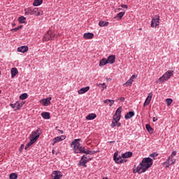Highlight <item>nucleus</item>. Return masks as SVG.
I'll list each match as a JSON object with an SVG mask.
<instances>
[{
    "label": "nucleus",
    "mask_w": 179,
    "mask_h": 179,
    "mask_svg": "<svg viewBox=\"0 0 179 179\" xmlns=\"http://www.w3.org/2000/svg\"><path fill=\"white\" fill-rule=\"evenodd\" d=\"M121 113H122V107L120 106L115 111V115H120L121 116Z\"/></svg>",
    "instance_id": "nucleus-30"
},
{
    "label": "nucleus",
    "mask_w": 179,
    "mask_h": 179,
    "mask_svg": "<svg viewBox=\"0 0 179 179\" xmlns=\"http://www.w3.org/2000/svg\"><path fill=\"white\" fill-rule=\"evenodd\" d=\"M166 103L167 106H171V103H173V99L168 98L166 99Z\"/></svg>",
    "instance_id": "nucleus-38"
},
{
    "label": "nucleus",
    "mask_w": 179,
    "mask_h": 179,
    "mask_svg": "<svg viewBox=\"0 0 179 179\" xmlns=\"http://www.w3.org/2000/svg\"><path fill=\"white\" fill-rule=\"evenodd\" d=\"M15 26H16V24L15 23H13L12 24V27H15Z\"/></svg>",
    "instance_id": "nucleus-53"
},
{
    "label": "nucleus",
    "mask_w": 179,
    "mask_h": 179,
    "mask_svg": "<svg viewBox=\"0 0 179 179\" xmlns=\"http://www.w3.org/2000/svg\"><path fill=\"white\" fill-rule=\"evenodd\" d=\"M115 101H114V100L109 99V103H110L109 106L113 107V104H114Z\"/></svg>",
    "instance_id": "nucleus-42"
},
{
    "label": "nucleus",
    "mask_w": 179,
    "mask_h": 179,
    "mask_svg": "<svg viewBox=\"0 0 179 179\" xmlns=\"http://www.w3.org/2000/svg\"><path fill=\"white\" fill-rule=\"evenodd\" d=\"M24 147V145L22 144L20 148L21 149H23Z\"/></svg>",
    "instance_id": "nucleus-54"
},
{
    "label": "nucleus",
    "mask_w": 179,
    "mask_h": 179,
    "mask_svg": "<svg viewBox=\"0 0 179 179\" xmlns=\"http://www.w3.org/2000/svg\"><path fill=\"white\" fill-rule=\"evenodd\" d=\"M108 64H114L115 62V55H110L108 59H106Z\"/></svg>",
    "instance_id": "nucleus-19"
},
{
    "label": "nucleus",
    "mask_w": 179,
    "mask_h": 179,
    "mask_svg": "<svg viewBox=\"0 0 179 179\" xmlns=\"http://www.w3.org/2000/svg\"><path fill=\"white\" fill-rule=\"evenodd\" d=\"M108 79V80H111V78H107Z\"/></svg>",
    "instance_id": "nucleus-55"
},
{
    "label": "nucleus",
    "mask_w": 179,
    "mask_h": 179,
    "mask_svg": "<svg viewBox=\"0 0 179 179\" xmlns=\"http://www.w3.org/2000/svg\"><path fill=\"white\" fill-rule=\"evenodd\" d=\"M119 10H121V8H119Z\"/></svg>",
    "instance_id": "nucleus-58"
},
{
    "label": "nucleus",
    "mask_w": 179,
    "mask_h": 179,
    "mask_svg": "<svg viewBox=\"0 0 179 179\" xmlns=\"http://www.w3.org/2000/svg\"><path fill=\"white\" fill-rule=\"evenodd\" d=\"M113 120H115V122L120 121L121 120V116L120 115H113Z\"/></svg>",
    "instance_id": "nucleus-34"
},
{
    "label": "nucleus",
    "mask_w": 179,
    "mask_h": 179,
    "mask_svg": "<svg viewBox=\"0 0 179 179\" xmlns=\"http://www.w3.org/2000/svg\"><path fill=\"white\" fill-rule=\"evenodd\" d=\"M120 101H121L122 103H124V101H125V98L124 97H120Z\"/></svg>",
    "instance_id": "nucleus-47"
},
{
    "label": "nucleus",
    "mask_w": 179,
    "mask_h": 179,
    "mask_svg": "<svg viewBox=\"0 0 179 179\" xmlns=\"http://www.w3.org/2000/svg\"><path fill=\"white\" fill-rule=\"evenodd\" d=\"M157 117H152V121H153V122H156V121H157Z\"/></svg>",
    "instance_id": "nucleus-50"
},
{
    "label": "nucleus",
    "mask_w": 179,
    "mask_h": 179,
    "mask_svg": "<svg viewBox=\"0 0 179 179\" xmlns=\"http://www.w3.org/2000/svg\"><path fill=\"white\" fill-rule=\"evenodd\" d=\"M29 139H30V141L27 143V144L25 146V150H27V149H29V148H30V146H31V145H33V143L36 142L34 139H31V138H29Z\"/></svg>",
    "instance_id": "nucleus-25"
},
{
    "label": "nucleus",
    "mask_w": 179,
    "mask_h": 179,
    "mask_svg": "<svg viewBox=\"0 0 179 179\" xmlns=\"http://www.w3.org/2000/svg\"><path fill=\"white\" fill-rule=\"evenodd\" d=\"M24 15H36V16H40L42 15V11L38 8L29 7L24 9Z\"/></svg>",
    "instance_id": "nucleus-3"
},
{
    "label": "nucleus",
    "mask_w": 179,
    "mask_h": 179,
    "mask_svg": "<svg viewBox=\"0 0 179 179\" xmlns=\"http://www.w3.org/2000/svg\"><path fill=\"white\" fill-rule=\"evenodd\" d=\"M173 72L174 71H166V73H164L162 77H160L158 79L157 83H158V82H162L163 83L164 82L169 80L170 79V78H171V76H173Z\"/></svg>",
    "instance_id": "nucleus-4"
},
{
    "label": "nucleus",
    "mask_w": 179,
    "mask_h": 179,
    "mask_svg": "<svg viewBox=\"0 0 179 179\" xmlns=\"http://www.w3.org/2000/svg\"><path fill=\"white\" fill-rule=\"evenodd\" d=\"M23 104L20 103V102H16L14 104H10V107L13 108L15 111L17 110H19L20 108H22Z\"/></svg>",
    "instance_id": "nucleus-13"
},
{
    "label": "nucleus",
    "mask_w": 179,
    "mask_h": 179,
    "mask_svg": "<svg viewBox=\"0 0 179 179\" xmlns=\"http://www.w3.org/2000/svg\"><path fill=\"white\" fill-rule=\"evenodd\" d=\"M116 126H117L118 127H121V123L117 122H116Z\"/></svg>",
    "instance_id": "nucleus-51"
},
{
    "label": "nucleus",
    "mask_w": 179,
    "mask_h": 179,
    "mask_svg": "<svg viewBox=\"0 0 179 179\" xmlns=\"http://www.w3.org/2000/svg\"><path fill=\"white\" fill-rule=\"evenodd\" d=\"M52 99V98H51L50 96L46 98V99H43L40 101V103H41V104L43 106H44V107H47L48 106H50V104H51V100Z\"/></svg>",
    "instance_id": "nucleus-9"
},
{
    "label": "nucleus",
    "mask_w": 179,
    "mask_h": 179,
    "mask_svg": "<svg viewBox=\"0 0 179 179\" xmlns=\"http://www.w3.org/2000/svg\"><path fill=\"white\" fill-rule=\"evenodd\" d=\"M153 164V159L150 157H145L143 159L142 162L136 168V171H134V173H138L142 174L145 173L148 169H150Z\"/></svg>",
    "instance_id": "nucleus-1"
},
{
    "label": "nucleus",
    "mask_w": 179,
    "mask_h": 179,
    "mask_svg": "<svg viewBox=\"0 0 179 179\" xmlns=\"http://www.w3.org/2000/svg\"><path fill=\"white\" fill-rule=\"evenodd\" d=\"M111 128H114L115 127H117V122H115V121H113L111 124H110Z\"/></svg>",
    "instance_id": "nucleus-41"
},
{
    "label": "nucleus",
    "mask_w": 179,
    "mask_h": 179,
    "mask_svg": "<svg viewBox=\"0 0 179 179\" xmlns=\"http://www.w3.org/2000/svg\"><path fill=\"white\" fill-rule=\"evenodd\" d=\"M132 82H134L133 80L130 78L124 84V86H132Z\"/></svg>",
    "instance_id": "nucleus-32"
},
{
    "label": "nucleus",
    "mask_w": 179,
    "mask_h": 179,
    "mask_svg": "<svg viewBox=\"0 0 179 179\" xmlns=\"http://www.w3.org/2000/svg\"><path fill=\"white\" fill-rule=\"evenodd\" d=\"M99 25L100 26V27H104L108 25V22L100 21L99 22Z\"/></svg>",
    "instance_id": "nucleus-28"
},
{
    "label": "nucleus",
    "mask_w": 179,
    "mask_h": 179,
    "mask_svg": "<svg viewBox=\"0 0 179 179\" xmlns=\"http://www.w3.org/2000/svg\"><path fill=\"white\" fill-rule=\"evenodd\" d=\"M41 117L43 118V120H50L51 117L50 116V113L48 112H43L41 113Z\"/></svg>",
    "instance_id": "nucleus-20"
},
{
    "label": "nucleus",
    "mask_w": 179,
    "mask_h": 179,
    "mask_svg": "<svg viewBox=\"0 0 179 179\" xmlns=\"http://www.w3.org/2000/svg\"><path fill=\"white\" fill-rule=\"evenodd\" d=\"M27 97H28L27 93L22 94L20 96V100H26V99H27Z\"/></svg>",
    "instance_id": "nucleus-35"
},
{
    "label": "nucleus",
    "mask_w": 179,
    "mask_h": 179,
    "mask_svg": "<svg viewBox=\"0 0 179 179\" xmlns=\"http://www.w3.org/2000/svg\"><path fill=\"white\" fill-rule=\"evenodd\" d=\"M101 86H103L102 87H103V90H104V89H106L107 88V86H106V83H102V84H101Z\"/></svg>",
    "instance_id": "nucleus-45"
},
{
    "label": "nucleus",
    "mask_w": 179,
    "mask_h": 179,
    "mask_svg": "<svg viewBox=\"0 0 179 179\" xmlns=\"http://www.w3.org/2000/svg\"><path fill=\"white\" fill-rule=\"evenodd\" d=\"M59 131V132L60 133V134H64V131H62V130H58Z\"/></svg>",
    "instance_id": "nucleus-52"
},
{
    "label": "nucleus",
    "mask_w": 179,
    "mask_h": 179,
    "mask_svg": "<svg viewBox=\"0 0 179 179\" xmlns=\"http://www.w3.org/2000/svg\"><path fill=\"white\" fill-rule=\"evenodd\" d=\"M160 23V17H157L156 18H152L151 22V27H157Z\"/></svg>",
    "instance_id": "nucleus-10"
},
{
    "label": "nucleus",
    "mask_w": 179,
    "mask_h": 179,
    "mask_svg": "<svg viewBox=\"0 0 179 179\" xmlns=\"http://www.w3.org/2000/svg\"><path fill=\"white\" fill-rule=\"evenodd\" d=\"M171 161V164H174V163H176V159H173V158L170 160Z\"/></svg>",
    "instance_id": "nucleus-46"
},
{
    "label": "nucleus",
    "mask_w": 179,
    "mask_h": 179,
    "mask_svg": "<svg viewBox=\"0 0 179 179\" xmlns=\"http://www.w3.org/2000/svg\"><path fill=\"white\" fill-rule=\"evenodd\" d=\"M19 23H26V17L21 16L18 18Z\"/></svg>",
    "instance_id": "nucleus-33"
},
{
    "label": "nucleus",
    "mask_w": 179,
    "mask_h": 179,
    "mask_svg": "<svg viewBox=\"0 0 179 179\" xmlns=\"http://www.w3.org/2000/svg\"><path fill=\"white\" fill-rule=\"evenodd\" d=\"M19 71H17V69L16 68H13L11 69V78H15V75H17Z\"/></svg>",
    "instance_id": "nucleus-26"
},
{
    "label": "nucleus",
    "mask_w": 179,
    "mask_h": 179,
    "mask_svg": "<svg viewBox=\"0 0 179 179\" xmlns=\"http://www.w3.org/2000/svg\"><path fill=\"white\" fill-rule=\"evenodd\" d=\"M103 179H108V178H103Z\"/></svg>",
    "instance_id": "nucleus-56"
},
{
    "label": "nucleus",
    "mask_w": 179,
    "mask_h": 179,
    "mask_svg": "<svg viewBox=\"0 0 179 179\" xmlns=\"http://www.w3.org/2000/svg\"><path fill=\"white\" fill-rule=\"evenodd\" d=\"M43 3V0H34L33 6H40Z\"/></svg>",
    "instance_id": "nucleus-27"
},
{
    "label": "nucleus",
    "mask_w": 179,
    "mask_h": 179,
    "mask_svg": "<svg viewBox=\"0 0 179 179\" xmlns=\"http://www.w3.org/2000/svg\"><path fill=\"white\" fill-rule=\"evenodd\" d=\"M83 37L85 40H91V38L94 37V34L93 33H85L84 34Z\"/></svg>",
    "instance_id": "nucleus-17"
},
{
    "label": "nucleus",
    "mask_w": 179,
    "mask_h": 179,
    "mask_svg": "<svg viewBox=\"0 0 179 179\" xmlns=\"http://www.w3.org/2000/svg\"><path fill=\"white\" fill-rule=\"evenodd\" d=\"M22 26L20 25V27H17L10 29V31H12V33H15V31H17L20 30V29H22Z\"/></svg>",
    "instance_id": "nucleus-37"
},
{
    "label": "nucleus",
    "mask_w": 179,
    "mask_h": 179,
    "mask_svg": "<svg viewBox=\"0 0 179 179\" xmlns=\"http://www.w3.org/2000/svg\"><path fill=\"white\" fill-rule=\"evenodd\" d=\"M125 15V13L124 12H120L119 13L116 17H114L116 20H121L122 19V17Z\"/></svg>",
    "instance_id": "nucleus-22"
},
{
    "label": "nucleus",
    "mask_w": 179,
    "mask_h": 179,
    "mask_svg": "<svg viewBox=\"0 0 179 179\" xmlns=\"http://www.w3.org/2000/svg\"><path fill=\"white\" fill-rule=\"evenodd\" d=\"M121 8H123L124 9H128V6H127L125 4H122V5H121Z\"/></svg>",
    "instance_id": "nucleus-44"
},
{
    "label": "nucleus",
    "mask_w": 179,
    "mask_h": 179,
    "mask_svg": "<svg viewBox=\"0 0 179 179\" xmlns=\"http://www.w3.org/2000/svg\"><path fill=\"white\" fill-rule=\"evenodd\" d=\"M145 128L147 129V131H148V132L150 134L152 132H153V129L152 128V127L150 126V124H147L145 125Z\"/></svg>",
    "instance_id": "nucleus-31"
},
{
    "label": "nucleus",
    "mask_w": 179,
    "mask_h": 179,
    "mask_svg": "<svg viewBox=\"0 0 179 179\" xmlns=\"http://www.w3.org/2000/svg\"><path fill=\"white\" fill-rule=\"evenodd\" d=\"M64 139H65V136L64 135H62L61 136H57L52 139V142H53L52 145H55V143H58V142H61Z\"/></svg>",
    "instance_id": "nucleus-11"
},
{
    "label": "nucleus",
    "mask_w": 179,
    "mask_h": 179,
    "mask_svg": "<svg viewBox=\"0 0 179 179\" xmlns=\"http://www.w3.org/2000/svg\"><path fill=\"white\" fill-rule=\"evenodd\" d=\"M89 90H90V87H85L79 90L78 93V94H85V93H87V92H89Z\"/></svg>",
    "instance_id": "nucleus-15"
},
{
    "label": "nucleus",
    "mask_w": 179,
    "mask_h": 179,
    "mask_svg": "<svg viewBox=\"0 0 179 179\" xmlns=\"http://www.w3.org/2000/svg\"><path fill=\"white\" fill-rule=\"evenodd\" d=\"M80 138L73 140L71 143V148L74 151V153H85V155H93V151L85 150L84 147L80 146Z\"/></svg>",
    "instance_id": "nucleus-2"
},
{
    "label": "nucleus",
    "mask_w": 179,
    "mask_h": 179,
    "mask_svg": "<svg viewBox=\"0 0 179 179\" xmlns=\"http://www.w3.org/2000/svg\"><path fill=\"white\" fill-rule=\"evenodd\" d=\"M87 162H89V159H87V157H85V155H83L81 157V159L80 161V163H87Z\"/></svg>",
    "instance_id": "nucleus-29"
},
{
    "label": "nucleus",
    "mask_w": 179,
    "mask_h": 179,
    "mask_svg": "<svg viewBox=\"0 0 179 179\" xmlns=\"http://www.w3.org/2000/svg\"><path fill=\"white\" fill-rule=\"evenodd\" d=\"M176 155H177V152L173 151V152L171 153V155H169V159H173V157H174V156H176Z\"/></svg>",
    "instance_id": "nucleus-40"
},
{
    "label": "nucleus",
    "mask_w": 179,
    "mask_h": 179,
    "mask_svg": "<svg viewBox=\"0 0 179 179\" xmlns=\"http://www.w3.org/2000/svg\"><path fill=\"white\" fill-rule=\"evenodd\" d=\"M78 166H83V167H87L86 163L79 162Z\"/></svg>",
    "instance_id": "nucleus-43"
},
{
    "label": "nucleus",
    "mask_w": 179,
    "mask_h": 179,
    "mask_svg": "<svg viewBox=\"0 0 179 179\" xmlns=\"http://www.w3.org/2000/svg\"><path fill=\"white\" fill-rule=\"evenodd\" d=\"M96 117H97V115H96V114L91 113V114H89L88 115H87L86 120H94V118H96Z\"/></svg>",
    "instance_id": "nucleus-24"
},
{
    "label": "nucleus",
    "mask_w": 179,
    "mask_h": 179,
    "mask_svg": "<svg viewBox=\"0 0 179 179\" xmlns=\"http://www.w3.org/2000/svg\"><path fill=\"white\" fill-rule=\"evenodd\" d=\"M135 116V112L134 111H129V113H127L125 115H124V118L126 120H131V118H132V117Z\"/></svg>",
    "instance_id": "nucleus-16"
},
{
    "label": "nucleus",
    "mask_w": 179,
    "mask_h": 179,
    "mask_svg": "<svg viewBox=\"0 0 179 179\" xmlns=\"http://www.w3.org/2000/svg\"><path fill=\"white\" fill-rule=\"evenodd\" d=\"M107 64H108L107 59L106 58L101 59L99 62V66H104L105 65H107Z\"/></svg>",
    "instance_id": "nucleus-23"
},
{
    "label": "nucleus",
    "mask_w": 179,
    "mask_h": 179,
    "mask_svg": "<svg viewBox=\"0 0 179 179\" xmlns=\"http://www.w3.org/2000/svg\"><path fill=\"white\" fill-rule=\"evenodd\" d=\"M130 79H131V80H133V82H134V79H136V76H135V75L131 76Z\"/></svg>",
    "instance_id": "nucleus-48"
},
{
    "label": "nucleus",
    "mask_w": 179,
    "mask_h": 179,
    "mask_svg": "<svg viewBox=\"0 0 179 179\" xmlns=\"http://www.w3.org/2000/svg\"><path fill=\"white\" fill-rule=\"evenodd\" d=\"M1 93H2V91H1V90H0V94H1Z\"/></svg>",
    "instance_id": "nucleus-57"
},
{
    "label": "nucleus",
    "mask_w": 179,
    "mask_h": 179,
    "mask_svg": "<svg viewBox=\"0 0 179 179\" xmlns=\"http://www.w3.org/2000/svg\"><path fill=\"white\" fill-rule=\"evenodd\" d=\"M113 159L117 164H122V163H125V162H127V160L122 159L121 156H118V152L114 153Z\"/></svg>",
    "instance_id": "nucleus-5"
},
{
    "label": "nucleus",
    "mask_w": 179,
    "mask_h": 179,
    "mask_svg": "<svg viewBox=\"0 0 179 179\" xmlns=\"http://www.w3.org/2000/svg\"><path fill=\"white\" fill-rule=\"evenodd\" d=\"M10 179H17V173H12L9 176Z\"/></svg>",
    "instance_id": "nucleus-36"
},
{
    "label": "nucleus",
    "mask_w": 179,
    "mask_h": 179,
    "mask_svg": "<svg viewBox=\"0 0 179 179\" xmlns=\"http://www.w3.org/2000/svg\"><path fill=\"white\" fill-rule=\"evenodd\" d=\"M150 157H152V159H155V157H157L159 156V154L157 152H153L152 154L150 155Z\"/></svg>",
    "instance_id": "nucleus-39"
},
{
    "label": "nucleus",
    "mask_w": 179,
    "mask_h": 179,
    "mask_svg": "<svg viewBox=\"0 0 179 179\" xmlns=\"http://www.w3.org/2000/svg\"><path fill=\"white\" fill-rule=\"evenodd\" d=\"M40 129L36 130L33 134H31L29 136V139H34L35 142L37 141V139L40 138Z\"/></svg>",
    "instance_id": "nucleus-7"
},
{
    "label": "nucleus",
    "mask_w": 179,
    "mask_h": 179,
    "mask_svg": "<svg viewBox=\"0 0 179 179\" xmlns=\"http://www.w3.org/2000/svg\"><path fill=\"white\" fill-rule=\"evenodd\" d=\"M18 52H22L24 54V52H27L29 51V47L27 45H22L17 48Z\"/></svg>",
    "instance_id": "nucleus-12"
},
{
    "label": "nucleus",
    "mask_w": 179,
    "mask_h": 179,
    "mask_svg": "<svg viewBox=\"0 0 179 179\" xmlns=\"http://www.w3.org/2000/svg\"><path fill=\"white\" fill-rule=\"evenodd\" d=\"M122 157L123 159H128V157H132V152H127L122 154Z\"/></svg>",
    "instance_id": "nucleus-21"
},
{
    "label": "nucleus",
    "mask_w": 179,
    "mask_h": 179,
    "mask_svg": "<svg viewBox=\"0 0 179 179\" xmlns=\"http://www.w3.org/2000/svg\"><path fill=\"white\" fill-rule=\"evenodd\" d=\"M55 37V34H52V31H48L47 34L43 37V41H49L53 40Z\"/></svg>",
    "instance_id": "nucleus-6"
},
{
    "label": "nucleus",
    "mask_w": 179,
    "mask_h": 179,
    "mask_svg": "<svg viewBox=\"0 0 179 179\" xmlns=\"http://www.w3.org/2000/svg\"><path fill=\"white\" fill-rule=\"evenodd\" d=\"M152 94H149L148 96H147L144 103H143V107H146V106H149L150 103V101L152 100Z\"/></svg>",
    "instance_id": "nucleus-14"
},
{
    "label": "nucleus",
    "mask_w": 179,
    "mask_h": 179,
    "mask_svg": "<svg viewBox=\"0 0 179 179\" xmlns=\"http://www.w3.org/2000/svg\"><path fill=\"white\" fill-rule=\"evenodd\" d=\"M51 176L52 179H61L62 178V172L60 171H54Z\"/></svg>",
    "instance_id": "nucleus-8"
},
{
    "label": "nucleus",
    "mask_w": 179,
    "mask_h": 179,
    "mask_svg": "<svg viewBox=\"0 0 179 179\" xmlns=\"http://www.w3.org/2000/svg\"><path fill=\"white\" fill-rule=\"evenodd\" d=\"M103 103H104L105 104H108V103H110V99H106V100L103 101Z\"/></svg>",
    "instance_id": "nucleus-49"
},
{
    "label": "nucleus",
    "mask_w": 179,
    "mask_h": 179,
    "mask_svg": "<svg viewBox=\"0 0 179 179\" xmlns=\"http://www.w3.org/2000/svg\"><path fill=\"white\" fill-rule=\"evenodd\" d=\"M170 160H171V159H170V157H169L166 161L162 164V166H164V167L166 169H169V167L171 166V162Z\"/></svg>",
    "instance_id": "nucleus-18"
},
{
    "label": "nucleus",
    "mask_w": 179,
    "mask_h": 179,
    "mask_svg": "<svg viewBox=\"0 0 179 179\" xmlns=\"http://www.w3.org/2000/svg\"><path fill=\"white\" fill-rule=\"evenodd\" d=\"M0 75H1V71H0Z\"/></svg>",
    "instance_id": "nucleus-59"
}]
</instances>
